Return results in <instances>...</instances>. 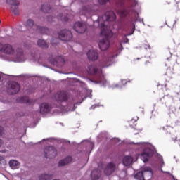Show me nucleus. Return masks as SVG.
<instances>
[{
  "instance_id": "obj_1",
  "label": "nucleus",
  "mask_w": 180,
  "mask_h": 180,
  "mask_svg": "<svg viewBox=\"0 0 180 180\" xmlns=\"http://www.w3.org/2000/svg\"><path fill=\"white\" fill-rule=\"evenodd\" d=\"M136 144L145 147L140 155V159L143 161V162H148L153 155L156 153V157L158 158L160 164L164 165V159L162 158L161 154L157 153V149H155V147L152 146V149L147 147V146H151V144L148 142H139L136 143Z\"/></svg>"
},
{
  "instance_id": "obj_2",
  "label": "nucleus",
  "mask_w": 180,
  "mask_h": 180,
  "mask_svg": "<svg viewBox=\"0 0 180 180\" xmlns=\"http://www.w3.org/2000/svg\"><path fill=\"white\" fill-rule=\"evenodd\" d=\"M152 174L153 170L151 169V167H146L142 171L137 172L134 175V178L137 180H144V178H146L148 175L151 176Z\"/></svg>"
},
{
  "instance_id": "obj_3",
  "label": "nucleus",
  "mask_w": 180,
  "mask_h": 180,
  "mask_svg": "<svg viewBox=\"0 0 180 180\" xmlns=\"http://www.w3.org/2000/svg\"><path fill=\"white\" fill-rule=\"evenodd\" d=\"M20 91V84L18 82H11L8 84L7 92L9 95H16Z\"/></svg>"
},
{
  "instance_id": "obj_4",
  "label": "nucleus",
  "mask_w": 180,
  "mask_h": 180,
  "mask_svg": "<svg viewBox=\"0 0 180 180\" xmlns=\"http://www.w3.org/2000/svg\"><path fill=\"white\" fill-rule=\"evenodd\" d=\"M55 100L58 103H63V102H68V94L65 91H58L54 95Z\"/></svg>"
},
{
  "instance_id": "obj_5",
  "label": "nucleus",
  "mask_w": 180,
  "mask_h": 180,
  "mask_svg": "<svg viewBox=\"0 0 180 180\" xmlns=\"http://www.w3.org/2000/svg\"><path fill=\"white\" fill-rule=\"evenodd\" d=\"M58 37L62 41H71L72 40V32L68 30H63L58 33Z\"/></svg>"
},
{
  "instance_id": "obj_6",
  "label": "nucleus",
  "mask_w": 180,
  "mask_h": 180,
  "mask_svg": "<svg viewBox=\"0 0 180 180\" xmlns=\"http://www.w3.org/2000/svg\"><path fill=\"white\" fill-rule=\"evenodd\" d=\"M88 29V27H86V24H85L82 21H77L75 22L73 25V30L77 32V33H85Z\"/></svg>"
},
{
  "instance_id": "obj_7",
  "label": "nucleus",
  "mask_w": 180,
  "mask_h": 180,
  "mask_svg": "<svg viewBox=\"0 0 180 180\" xmlns=\"http://www.w3.org/2000/svg\"><path fill=\"white\" fill-rule=\"evenodd\" d=\"M45 158H49V160H53L57 156V149L54 146H48L45 148L44 150Z\"/></svg>"
},
{
  "instance_id": "obj_8",
  "label": "nucleus",
  "mask_w": 180,
  "mask_h": 180,
  "mask_svg": "<svg viewBox=\"0 0 180 180\" xmlns=\"http://www.w3.org/2000/svg\"><path fill=\"white\" fill-rule=\"evenodd\" d=\"M0 52L4 53L8 56H12L15 53V49L11 44H4L2 46V44L0 42Z\"/></svg>"
},
{
  "instance_id": "obj_9",
  "label": "nucleus",
  "mask_w": 180,
  "mask_h": 180,
  "mask_svg": "<svg viewBox=\"0 0 180 180\" xmlns=\"http://www.w3.org/2000/svg\"><path fill=\"white\" fill-rule=\"evenodd\" d=\"M116 171V164L113 162H108L105 169H104V174L107 176H110L112 174H113Z\"/></svg>"
},
{
  "instance_id": "obj_10",
  "label": "nucleus",
  "mask_w": 180,
  "mask_h": 180,
  "mask_svg": "<svg viewBox=\"0 0 180 180\" xmlns=\"http://www.w3.org/2000/svg\"><path fill=\"white\" fill-rule=\"evenodd\" d=\"M136 19L134 21H131L130 22V26L131 27H132L131 30V33L127 34L125 36H131V34H133V33H134V31L136 30V22H140L141 23H142L143 25V26H146V23H144V19L143 18H140V17L139 16V13H136Z\"/></svg>"
},
{
  "instance_id": "obj_11",
  "label": "nucleus",
  "mask_w": 180,
  "mask_h": 180,
  "mask_svg": "<svg viewBox=\"0 0 180 180\" xmlns=\"http://www.w3.org/2000/svg\"><path fill=\"white\" fill-rule=\"evenodd\" d=\"M51 109H53L51 105L48 103H42L39 105V113L41 115H47V113H50Z\"/></svg>"
},
{
  "instance_id": "obj_12",
  "label": "nucleus",
  "mask_w": 180,
  "mask_h": 180,
  "mask_svg": "<svg viewBox=\"0 0 180 180\" xmlns=\"http://www.w3.org/2000/svg\"><path fill=\"white\" fill-rule=\"evenodd\" d=\"M86 56L89 61H96L99 58V54L96 50H89Z\"/></svg>"
},
{
  "instance_id": "obj_13",
  "label": "nucleus",
  "mask_w": 180,
  "mask_h": 180,
  "mask_svg": "<svg viewBox=\"0 0 180 180\" xmlns=\"http://www.w3.org/2000/svg\"><path fill=\"white\" fill-rule=\"evenodd\" d=\"M110 42L108 39H103L98 42V47L101 51H106L109 49Z\"/></svg>"
},
{
  "instance_id": "obj_14",
  "label": "nucleus",
  "mask_w": 180,
  "mask_h": 180,
  "mask_svg": "<svg viewBox=\"0 0 180 180\" xmlns=\"http://www.w3.org/2000/svg\"><path fill=\"white\" fill-rule=\"evenodd\" d=\"M14 63H25L26 58H25V54L23 51L20 50L17 51L16 57L13 60Z\"/></svg>"
},
{
  "instance_id": "obj_15",
  "label": "nucleus",
  "mask_w": 180,
  "mask_h": 180,
  "mask_svg": "<svg viewBox=\"0 0 180 180\" xmlns=\"http://www.w3.org/2000/svg\"><path fill=\"white\" fill-rule=\"evenodd\" d=\"M36 32L39 33V34H50V29L47 27L37 25Z\"/></svg>"
},
{
  "instance_id": "obj_16",
  "label": "nucleus",
  "mask_w": 180,
  "mask_h": 180,
  "mask_svg": "<svg viewBox=\"0 0 180 180\" xmlns=\"http://www.w3.org/2000/svg\"><path fill=\"white\" fill-rule=\"evenodd\" d=\"M102 176V172L99 169H94L91 173V178L92 180H98Z\"/></svg>"
},
{
  "instance_id": "obj_17",
  "label": "nucleus",
  "mask_w": 180,
  "mask_h": 180,
  "mask_svg": "<svg viewBox=\"0 0 180 180\" xmlns=\"http://www.w3.org/2000/svg\"><path fill=\"white\" fill-rule=\"evenodd\" d=\"M71 162H72V157L67 156L58 162V167H65V165H68Z\"/></svg>"
},
{
  "instance_id": "obj_18",
  "label": "nucleus",
  "mask_w": 180,
  "mask_h": 180,
  "mask_svg": "<svg viewBox=\"0 0 180 180\" xmlns=\"http://www.w3.org/2000/svg\"><path fill=\"white\" fill-rule=\"evenodd\" d=\"M41 11L44 12V13H51L53 12V7L49 3H44L41 6Z\"/></svg>"
},
{
  "instance_id": "obj_19",
  "label": "nucleus",
  "mask_w": 180,
  "mask_h": 180,
  "mask_svg": "<svg viewBox=\"0 0 180 180\" xmlns=\"http://www.w3.org/2000/svg\"><path fill=\"white\" fill-rule=\"evenodd\" d=\"M133 162V157L131 156H124L122 159V163L125 167H129V165H131V163Z\"/></svg>"
},
{
  "instance_id": "obj_20",
  "label": "nucleus",
  "mask_w": 180,
  "mask_h": 180,
  "mask_svg": "<svg viewBox=\"0 0 180 180\" xmlns=\"http://www.w3.org/2000/svg\"><path fill=\"white\" fill-rule=\"evenodd\" d=\"M16 102L17 103H26L27 105L28 103H30V99H29V97L24 96L17 98Z\"/></svg>"
},
{
  "instance_id": "obj_21",
  "label": "nucleus",
  "mask_w": 180,
  "mask_h": 180,
  "mask_svg": "<svg viewBox=\"0 0 180 180\" xmlns=\"http://www.w3.org/2000/svg\"><path fill=\"white\" fill-rule=\"evenodd\" d=\"M37 45L39 47L43 49L44 50H46L49 48V44H47V41H46L44 39H38Z\"/></svg>"
},
{
  "instance_id": "obj_22",
  "label": "nucleus",
  "mask_w": 180,
  "mask_h": 180,
  "mask_svg": "<svg viewBox=\"0 0 180 180\" xmlns=\"http://www.w3.org/2000/svg\"><path fill=\"white\" fill-rule=\"evenodd\" d=\"M56 18L58 20H61L63 23H67V22L70 20V18H68V15L63 16V13H59Z\"/></svg>"
},
{
  "instance_id": "obj_23",
  "label": "nucleus",
  "mask_w": 180,
  "mask_h": 180,
  "mask_svg": "<svg viewBox=\"0 0 180 180\" xmlns=\"http://www.w3.org/2000/svg\"><path fill=\"white\" fill-rule=\"evenodd\" d=\"M100 34L101 36H103L104 37H105V39H109V37H112V36L111 31L108 32V31L105 29H102L101 30Z\"/></svg>"
},
{
  "instance_id": "obj_24",
  "label": "nucleus",
  "mask_w": 180,
  "mask_h": 180,
  "mask_svg": "<svg viewBox=\"0 0 180 180\" xmlns=\"http://www.w3.org/2000/svg\"><path fill=\"white\" fill-rule=\"evenodd\" d=\"M53 176V174H42L39 176V180H51Z\"/></svg>"
},
{
  "instance_id": "obj_25",
  "label": "nucleus",
  "mask_w": 180,
  "mask_h": 180,
  "mask_svg": "<svg viewBox=\"0 0 180 180\" xmlns=\"http://www.w3.org/2000/svg\"><path fill=\"white\" fill-rule=\"evenodd\" d=\"M112 58H113L110 57V58L103 59V63L105 61H106V63L104 65H101V68H108V67H110V65H112V63L110 62Z\"/></svg>"
},
{
  "instance_id": "obj_26",
  "label": "nucleus",
  "mask_w": 180,
  "mask_h": 180,
  "mask_svg": "<svg viewBox=\"0 0 180 180\" xmlns=\"http://www.w3.org/2000/svg\"><path fill=\"white\" fill-rule=\"evenodd\" d=\"M24 25L27 29H32L33 26H34V21L30 18L25 22Z\"/></svg>"
},
{
  "instance_id": "obj_27",
  "label": "nucleus",
  "mask_w": 180,
  "mask_h": 180,
  "mask_svg": "<svg viewBox=\"0 0 180 180\" xmlns=\"http://www.w3.org/2000/svg\"><path fill=\"white\" fill-rule=\"evenodd\" d=\"M6 4L8 5H11V6H19L20 2L18 0H6Z\"/></svg>"
},
{
  "instance_id": "obj_28",
  "label": "nucleus",
  "mask_w": 180,
  "mask_h": 180,
  "mask_svg": "<svg viewBox=\"0 0 180 180\" xmlns=\"http://www.w3.org/2000/svg\"><path fill=\"white\" fill-rule=\"evenodd\" d=\"M11 10L14 15H19V6H11Z\"/></svg>"
},
{
  "instance_id": "obj_29",
  "label": "nucleus",
  "mask_w": 180,
  "mask_h": 180,
  "mask_svg": "<svg viewBox=\"0 0 180 180\" xmlns=\"http://www.w3.org/2000/svg\"><path fill=\"white\" fill-rule=\"evenodd\" d=\"M19 162L15 160H11L9 161V165L11 168H15V167H18Z\"/></svg>"
},
{
  "instance_id": "obj_30",
  "label": "nucleus",
  "mask_w": 180,
  "mask_h": 180,
  "mask_svg": "<svg viewBox=\"0 0 180 180\" xmlns=\"http://www.w3.org/2000/svg\"><path fill=\"white\" fill-rule=\"evenodd\" d=\"M48 61L52 65H57V64H58V62H57V60H56V58H49Z\"/></svg>"
},
{
  "instance_id": "obj_31",
  "label": "nucleus",
  "mask_w": 180,
  "mask_h": 180,
  "mask_svg": "<svg viewBox=\"0 0 180 180\" xmlns=\"http://www.w3.org/2000/svg\"><path fill=\"white\" fill-rule=\"evenodd\" d=\"M163 98L169 101V102H174V96H169V94L165 95Z\"/></svg>"
},
{
  "instance_id": "obj_32",
  "label": "nucleus",
  "mask_w": 180,
  "mask_h": 180,
  "mask_svg": "<svg viewBox=\"0 0 180 180\" xmlns=\"http://www.w3.org/2000/svg\"><path fill=\"white\" fill-rule=\"evenodd\" d=\"M122 50H123V45H122V43L120 44V49L117 50L118 53H116L114 56V57H117L119 54L122 52Z\"/></svg>"
},
{
  "instance_id": "obj_33",
  "label": "nucleus",
  "mask_w": 180,
  "mask_h": 180,
  "mask_svg": "<svg viewBox=\"0 0 180 180\" xmlns=\"http://www.w3.org/2000/svg\"><path fill=\"white\" fill-rule=\"evenodd\" d=\"M130 12H131V6H129L122 11V13H126L127 15H129Z\"/></svg>"
},
{
  "instance_id": "obj_34",
  "label": "nucleus",
  "mask_w": 180,
  "mask_h": 180,
  "mask_svg": "<svg viewBox=\"0 0 180 180\" xmlns=\"http://www.w3.org/2000/svg\"><path fill=\"white\" fill-rule=\"evenodd\" d=\"M110 0H98L99 5H106Z\"/></svg>"
},
{
  "instance_id": "obj_35",
  "label": "nucleus",
  "mask_w": 180,
  "mask_h": 180,
  "mask_svg": "<svg viewBox=\"0 0 180 180\" xmlns=\"http://www.w3.org/2000/svg\"><path fill=\"white\" fill-rule=\"evenodd\" d=\"M48 140H56V138H48V139H43L41 141L37 143V144H40V143H42V141H46Z\"/></svg>"
},
{
  "instance_id": "obj_36",
  "label": "nucleus",
  "mask_w": 180,
  "mask_h": 180,
  "mask_svg": "<svg viewBox=\"0 0 180 180\" xmlns=\"http://www.w3.org/2000/svg\"><path fill=\"white\" fill-rule=\"evenodd\" d=\"M0 164H5V159L2 156H0Z\"/></svg>"
},
{
  "instance_id": "obj_37",
  "label": "nucleus",
  "mask_w": 180,
  "mask_h": 180,
  "mask_svg": "<svg viewBox=\"0 0 180 180\" xmlns=\"http://www.w3.org/2000/svg\"><path fill=\"white\" fill-rule=\"evenodd\" d=\"M56 18V17H53V15H49V16H48V19L50 20V19H51V22H54V20H53V19H55Z\"/></svg>"
},
{
  "instance_id": "obj_38",
  "label": "nucleus",
  "mask_w": 180,
  "mask_h": 180,
  "mask_svg": "<svg viewBox=\"0 0 180 180\" xmlns=\"http://www.w3.org/2000/svg\"><path fill=\"white\" fill-rule=\"evenodd\" d=\"M99 105L98 104H94L90 107V109H95L96 108H98Z\"/></svg>"
},
{
  "instance_id": "obj_39",
  "label": "nucleus",
  "mask_w": 180,
  "mask_h": 180,
  "mask_svg": "<svg viewBox=\"0 0 180 180\" xmlns=\"http://www.w3.org/2000/svg\"><path fill=\"white\" fill-rule=\"evenodd\" d=\"M15 116H18V117H22V116H25V114H23V112H16Z\"/></svg>"
},
{
  "instance_id": "obj_40",
  "label": "nucleus",
  "mask_w": 180,
  "mask_h": 180,
  "mask_svg": "<svg viewBox=\"0 0 180 180\" xmlns=\"http://www.w3.org/2000/svg\"><path fill=\"white\" fill-rule=\"evenodd\" d=\"M4 134V128L0 126V136H2Z\"/></svg>"
},
{
  "instance_id": "obj_41",
  "label": "nucleus",
  "mask_w": 180,
  "mask_h": 180,
  "mask_svg": "<svg viewBox=\"0 0 180 180\" xmlns=\"http://www.w3.org/2000/svg\"><path fill=\"white\" fill-rule=\"evenodd\" d=\"M123 41H124V43H129V38H127V37H125L124 39H123Z\"/></svg>"
},
{
  "instance_id": "obj_42",
  "label": "nucleus",
  "mask_w": 180,
  "mask_h": 180,
  "mask_svg": "<svg viewBox=\"0 0 180 180\" xmlns=\"http://www.w3.org/2000/svg\"><path fill=\"white\" fill-rule=\"evenodd\" d=\"M93 72H94V74H96V72H98V68H93Z\"/></svg>"
},
{
  "instance_id": "obj_43",
  "label": "nucleus",
  "mask_w": 180,
  "mask_h": 180,
  "mask_svg": "<svg viewBox=\"0 0 180 180\" xmlns=\"http://www.w3.org/2000/svg\"><path fill=\"white\" fill-rule=\"evenodd\" d=\"M144 48H145L146 50H147V49H151V47L150 46L149 44L145 45V47H144Z\"/></svg>"
},
{
  "instance_id": "obj_44",
  "label": "nucleus",
  "mask_w": 180,
  "mask_h": 180,
  "mask_svg": "<svg viewBox=\"0 0 180 180\" xmlns=\"http://www.w3.org/2000/svg\"><path fill=\"white\" fill-rule=\"evenodd\" d=\"M4 144V141L0 139V147H2V145Z\"/></svg>"
},
{
  "instance_id": "obj_45",
  "label": "nucleus",
  "mask_w": 180,
  "mask_h": 180,
  "mask_svg": "<svg viewBox=\"0 0 180 180\" xmlns=\"http://www.w3.org/2000/svg\"><path fill=\"white\" fill-rule=\"evenodd\" d=\"M121 82H122V84H123V82H124V84H123V86H124V85H126V83H127V82H126V80L124 79V80H121Z\"/></svg>"
},
{
  "instance_id": "obj_46",
  "label": "nucleus",
  "mask_w": 180,
  "mask_h": 180,
  "mask_svg": "<svg viewBox=\"0 0 180 180\" xmlns=\"http://www.w3.org/2000/svg\"><path fill=\"white\" fill-rule=\"evenodd\" d=\"M170 175H171L172 179H174V180H178L177 179H175V176H174V174H170Z\"/></svg>"
},
{
  "instance_id": "obj_47",
  "label": "nucleus",
  "mask_w": 180,
  "mask_h": 180,
  "mask_svg": "<svg viewBox=\"0 0 180 180\" xmlns=\"http://www.w3.org/2000/svg\"><path fill=\"white\" fill-rule=\"evenodd\" d=\"M110 13L112 15V16H116V14L113 11H110Z\"/></svg>"
},
{
  "instance_id": "obj_48",
  "label": "nucleus",
  "mask_w": 180,
  "mask_h": 180,
  "mask_svg": "<svg viewBox=\"0 0 180 180\" xmlns=\"http://www.w3.org/2000/svg\"><path fill=\"white\" fill-rule=\"evenodd\" d=\"M3 75H6V77H16V76H14V75L9 76L8 75H5V74H3Z\"/></svg>"
},
{
  "instance_id": "obj_49",
  "label": "nucleus",
  "mask_w": 180,
  "mask_h": 180,
  "mask_svg": "<svg viewBox=\"0 0 180 180\" xmlns=\"http://www.w3.org/2000/svg\"><path fill=\"white\" fill-rule=\"evenodd\" d=\"M101 25V27H105V23L102 22Z\"/></svg>"
},
{
  "instance_id": "obj_50",
  "label": "nucleus",
  "mask_w": 180,
  "mask_h": 180,
  "mask_svg": "<svg viewBox=\"0 0 180 180\" xmlns=\"http://www.w3.org/2000/svg\"><path fill=\"white\" fill-rule=\"evenodd\" d=\"M92 82H94V84H99V82H96V81H92L91 80Z\"/></svg>"
},
{
  "instance_id": "obj_51",
  "label": "nucleus",
  "mask_w": 180,
  "mask_h": 180,
  "mask_svg": "<svg viewBox=\"0 0 180 180\" xmlns=\"http://www.w3.org/2000/svg\"><path fill=\"white\" fill-rule=\"evenodd\" d=\"M116 141L117 143H119V141H120V139H119V138H116Z\"/></svg>"
},
{
  "instance_id": "obj_52",
  "label": "nucleus",
  "mask_w": 180,
  "mask_h": 180,
  "mask_svg": "<svg viewBox=\"0 0 180 180\" xmlns=\"http://www.w3.org/2000/svg\"><path fill=\"white\" fill-rule=\"evenodd\" d=\"M162 172H164V174H169V172H164V171H162Z\"/></svg>"
},
{
  "instance_id": "obj_53",
  "label": "nucleus",
  "mask_w": 180,
  "mask_h": 180,
  "mask_svg": "<svg viewBox=\"0 0 180 180\" xmlns=\"http://www.w3.org/2000/svg\"><path fill=\"white\" fill-rule=\"evenodd\" d=\"M0 74H4V73H2V72H0ZM2 79V76H1V75H0V81Z\"/></svg>"
},
{
  "instance_id": "obj_54",
  "label": "nucleus",
  "mask_w": 180,
  "mask_h": 180,
  "mask_svg": "<svg viewBox=\"0 0 180 180\" xmlns=\"http://www.w3.org/2000/svg\"><path fill=\"white\" fill-rule=\"evenodd\" d=\"M115 88H119V84H115Z\"/></svg>"
},
{
  "instance_id": "obj_55",
  "label": "nucleus",
  "mask_w": 180,
  "mask_h": 180,
  "mask_svg": "<svg viewBox=\"0 0 180 180\" xmlns=\"http://www.w3.org/2000/svg\"><path fill=\"white\" fill-rule=\"evenodd\" d=\"M106 20L109 21V16H107Z\"/></svg>"
},
{
  "instance_id": "obj_56",
  "label": "nucleus",
  "mask_w": 180,
  "mask_h": 180,
  "mask_svg": "<svg viewBox=\"0 0 180 180\" xmlns=\"http://www.w3.org/2000/svg\"><path fill=\"white\" fill-rule=\"evenodd\" d=\"M51 43L52 46H54V44L53 43V40L51 41Z\"/></svg>"
},
{
  "instance_id": "obj_57",
  "label": "nucleus",
  "mask_w": 180,
  "mask_h": 180,
  "mask_svg": "<svg viewBox=\"0 0 180 180\" xmlns=\"http://www.w3.org/2000/svg\"><path fill=\"white\" fill-rule=\"evenodd\" d=\"M138 2L137 1H134V5H137Z\"/></svg>"
},
{
  "instance_id": "obj_58",
  "label": "nucleus",
  "mask_w": 180,
  "mask_h": 180,
  "mask_svg": "<svg viewBox=\"0 0 180 180\" xmlns=\"http://www.w3.org/2000/svg\"><path fill=\"white\" fill-rule=\"evenodd\" d=\"M91 146H92V147L94 146V143H91Z\"/></svg>"
},
{
  "instance_id": "obj_59",
  "label": "nucleus",
  "mask_w": 180,
  "mask_h": 180,
  "mask_svg": "<svg viewBox=\"0 0 180 180\" xmlns=\"http://www.w3.org/2000/svg\"><path fill=\"white\" fill-rule=\"evenodd\" d=\"M96 22H98L99 23V18H98V19L96 20Z\"/></svg>"
},
{
  "instance_id": "obj_60",
  "label": "nucleus",
  "mask_w": 180,
  "mask_h": 180,
  "mask_svg": "<svg viewBox=\"0 0 180 180\" xmlns=\"http://www.w3.org/2000/svg\"><path fill=\"white\" fill-rule=\"evenodd\" d=\"M98 137H102V134H101L100 136H98Z\"/></svg>"
},
{
  "instance_id": "obj_61",
  "label": "nucleus",
  "mask_w": 180,
  "mask_h": 180,
  "mask_svg": "<svg viewBox=\"0 0 180 180\" xmlns=\"http://www.w3.org/2000/svg\"><path fill=\"white\" fill-rule=\"evenodd\" d=\"M167 60H169V58H167Z\"/></svg>"
},
{
  "instance_id": "obj_62",
  "label": "nucleus",
  "mask_w": 180,
  "mask_h": 180,
  "mask_svg": "<svg viewBox=\"0 0 180 180\" xmlns=\"http://www.w3.org/2000/svg\"><path fill=\"white\" fill-rule=\"evenodd\" d=\"M47 67V68H50L49 66H46Z\"/></svg>"
},
{
  "instance_id": "obj_63",
  "label": "nucleus",
  "mask_w": 180,
  "mask_h": 180,
  "mask_svg": "<svg viewBox=\"0 0 180 180\" xmlns=\"http://www.w3.org/2000/svg\"><path fill=\"white\" fill-rule=\"evenodd\" d=\"M179 110H180V105H179Z\"/></svg>"
},
{
  "instance_id": "obj_64",
  "label": "nucleus",
  "mask_w": 180,
  "mask_h": 180,
  "mask_svg": "<svg viewBox=\"0 0 180 180\" xmlns=\"http://www.w3.org/2000/svg\"><path fill=\"white\" fill-rule=\"evenodd\" d=\"M0 24H1V20H0Z\"/></svg>"
}]
</instances>
